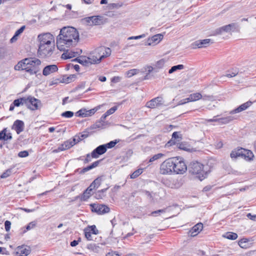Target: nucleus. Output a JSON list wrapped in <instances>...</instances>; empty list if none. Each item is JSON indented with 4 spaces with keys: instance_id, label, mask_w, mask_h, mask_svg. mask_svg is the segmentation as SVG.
<instances>
[{
    "instance_id": "9b49d317",
    "label": "nucleus",
    "mask_w": 256,
    "mask_h": 256,
    "mask_svg": "<svg viewBox=\"0 0 256 256\" xmlns=\"http://www.w3.org/2000/svg\"><path fill=\"white\" fill-rule=\"evenodd\" d=\"M238 26L236 23H232L228 25L222 26L216 30L214 32L216 34H222L223 32H228L231 30H238Z\"/></svg>"
},
{
    "instance_id": "4d7b16f0",
    "label": "nucleus",
    "mask_w": 256,
    "mask_h": 256,
    "mask_svg": "<svg viewBox=\"0 0 256 256\" xmlns=\"http://www.w3.org/2000/svg\"><path fill=\"white\" fill-rule=\"evenodd\" d=\"M144 70L143 72H146V74H150V73L153 70L154 68L152 66H146L144 68Z\"/></svg>"
},
{
    "instance_id": "f704fd0d",
    "label": "nucleus",
    "mask_w": 256,
    "mask_h": 256,
    "mask_svg": "<svg viewBox=\"0 0 256 256\" xmlns=\"http://www.w3.org/2000/svg\"><path fill=\"white\" fill-rule=\"evenodd\" d=\"M234 120V118L232 116H228L226 117L222 118H218V122L222 124H226Z\"/></svg>"
},
{
    "instance_id": "a18cd8bd",
    "label": "nucleus",
    "mask_w": 256,
    "mask_h": 256,
    "mask_svg": "<svg viewBox=\"0 0 256 256\" xmlns=\"http://www.w3.org/2000/svg\"><path fill=\"white\" fill-rule=\"evenodd\" d=\"M65 148L66 150L70 148L74 145V142L71 141V140L66 141L64 142Z\"/></svg>"
},
{
    "instance_id": "58836bf2",
    "label": "nucleus",
    "mask_w": 256,
    "mask_h": 256,
    "mask_svg": "<svg viewBox=\"0 0 256 256\" xmlns=\"http://www.w3.org/2000/svg\"><path fill=\"white\" fill-rule=\"evenodd\" d=\"M142 172V169L140 168L135 170L130 175V178H136Z\"/></svg>"
},
{
    "instance_id": "4be33fe9",
    "label": "nucleus",
    "mask_w": 256,
    "mask_h": 256,
    "mask_svg": "<svg viewBox=\"0 0 256 256\" xmlns=\"http://www.w3.org/2000/svg\"><path fill=\"white\" fill-rule=\"evenodd\" d=\"M203 228V224L202 223L200 222L194 225L189 231V234L191 236H196Z\"/></svg>"
},
{
    "instance_id": "603ef678",
    "label": "nucleus",
    "mask_w": 256,
    "mask_h": 256,
    "mask_svg": "<svg viewBox=\"0 0 256 256\" xmlns=\"http://www.w3.org/2000/svg\"><path fill=\"white\" fill-rule=\"evenodd\" d=\"M104 124L101 121L99 120L96 122L94 124L92 128H103Z\"/></svg>"
},
{
    "instance_id": "2f4dec72",
    "label": "nucleus",
    "mask_w": 256,
    "mask_h": 256,
    "mask_svg": "<svg viewBox=\"0 0 256 256\" xmlns=\"http://www.w3.org/2000/svg\"><path fill=\"white\" fill-rule=\"evenodd\" d=\"M92 26L100 25L102 23V16H92Z\"/></svg>"
},
{
    "instance_id": "052dcab7",
    "label": "nucleus",
    "mask_w": 256,
    "mask_h": 256,
    "mask_svg": "<svg viewBox=\"0 0 256 256\" xmlns=\"http://www.w3.org/2000/svg\"><path fill=\"white\" fill-rule=\"evenodd\" d=\"M80 140H82V138H80V136H75L72 140H71L72 142H74V144H76L78 142H80Z\"/></svg>"
},
{
    "instance_id": "774afa93",
    "label": "nucleus",
    "mask_w": 256,
    "mask_h": 256,
    "mask_svg": "<svg viewBox=\"0 0 256 256\" xmlns=\"http://www.w3.org/2000/svg\"><path fill=\"white\" fill-rule=\"evenodd\" d=\"M91 157H92V156L90 155V154H87L86 155V158L84 159V164H87V163L89 162H90L92 160Z\"/></svg>"
},
{
    "instance_id": "de8ad7c7",
    "label": "nucleus",
    "mask_w": 256,
    "mask_h": 256,
    "mask_svg": "<svg viewBox=\"0 0 256 256\" xmlns=\"http://www.w3.org/2000/svg\"><path fill=\"white\" fill-rule=\"evenodd\" d=\"M12 173V169H8L4 172L0 176L2 178H5L8 177Z\"/></svg>"
},
{
    "instance_id": "9d476101",
    "label": "nucleus",
    "mask_w": 256,
    "mask_h": 256,
    "mask_svg": "<svg viewBox=\"0 0 256 256\" xmlns=\"http://www.w3.org/2000/svg\"><path fill=\"white\" fill-rule=\"evenodd\" d=\"M92 212H95L98 214H104L108 213L110 211V208L105 204H90Z\"/></svg>"
},
{
    "instance_id": "2eb2a0df",
    "label": "nucleus",
    "mask_w": 256,
    "mask_h": 256,
    "mask_svg": "<svg viewBox=\"0 0 256 256\" xmlns=\"http://www.w3.org/2000/svg\"><path fill=\"white\" fill-rule=\"evenodd\" d=\"M106 152V147L104 144L100 145L96 147L91 153L92 158H98L100 155L104 154Z\"/></svg>"
},
{
    "instance_id": "0e129e2a",
    "label": "nucleus",
    "mask_w": 256,
    "mask_h": 256,
    "mask_svg": "<svg viewBox=\"0 0 256 256\" xmlns=\"http://www.w3.org/2000/svg\"><path fill=\"white\" fill-rule=\"evenodd\" d=\"M100 192H101L98 191L95 193L94 196L96 199H102L105 196L104 194H102Z\"/></svg>"
},
{
    "instance_id": "39448f33",
    "label": "nucleus",
    "mask_w": 256,
    "mask_h": 256,
    "mask_svg": "<svg viewBox=\"0 0 256 256\" xmlns=\"http://www.w3.org/2000/svg\"><path fill=\"white\" fill-rule=\"evenodd\" d=\"M174 158H168L162 163L160 172L162 174H169L174 172Z\"/></svg>"
},
{
    "instance_id": "72a5a7b5",
    "label": "nucleus",
    "mask_w": 256,
    "mask_h": 256,
    "mask_svg": "<svg viewBox=\"0 0 256 256\" xmlns=\"http://www.w3.org/2000/svg\"><path fill=\"white\" fill-rule=\"evenodd\" d=\"M224 237L231 240H234L237 238L238 234L232 232H227L224 236Z\"/></svg>"
},
{
    "instance_id": "f03ea898",
    "label": "nucleus",
    "mask_w": 256,
    "mask_h": 256,
    "mask_svg": "<svg viewBox=\"0 0 256 256\" xmlns=\"http://www.w3.org/2000/svg\"><path fill=\"white\" fill-rule=\"evenodd\" d=\"M41 61L36 58H25L14 66L16 70H25L30 75L36 74L40 70Z\"/></svg>"
},
{
    "instance_id": "5701e85b",
    "label": "nucleus",
    "mask_w": 256,
    "mask_h": 256,
    "mask_svg": "<svg viewBox=\"0 0 256 256\" xmlns=\"http://www.w3.org/2000/svg\"><path fill=\"white\" fill-rule=\"evenodd\" d=\"M182 139V134H180V132H173L171 140L168 142L166 144L169 146L175 144L176 142L175 141L176 140L177 142H180Z\"/></svg>"
},
{
    "instance_id": "5fc2aeb1",
    "label": "nucleus",
    "mask_w": 256,
    "mask_h": 256,
    "mask_svg": "<svg viewBox=\"0 0 256 256\" xmlns=\"http://www.w3.org/2000/svg\"><path fill=\"white\" fill-rule=\"evenodd\" d=\"M166 212V209L158 210L156 211L152 212L150 214V216H156V214H160L161 213H164Z\"/></svg>"
},
{
    "instance_id": "f257e3e1",
    "label": "nucleus",
    "mask_w": 256,
    "mask_h": 256,
    "mask_svg": "<svg viewBox=\"0 0 256 256\" xmlns=\"http://www.w3.org/2000/svg\"><path fill=\"white\" fill-rule=\"evenodd\" d=\"M79 40V33L74 27L62 28L59 34L56 36L57 48L60 51H66V49L76 46Z\"/></svg>"
},
{
    "instance_id": "6e6552de",
    "label": "nucleus",
    "mask_w": 256,
    "mask_h": 256,
    "mask_svg": "<svg viewBox=\"0 0 256 256\" xmlns=\"http://www.w3.org/2000/svg\"><path fill=\"white\" fill-rule=\"evenodd\" d=\"M26 107L32 110L38 109L41 106V102L40 100L34 98L32 96L26 97Z\"/></svg>"
},
{
    "instance_id": "cd10ccee",
    "label": "nucleus",
    "mask_w": 256,
    "mask_h": 256,
    "mask_svg": "<svg viewBox=\"0 0 256 256\" xmlns=\"http://www.w3.org/2000/svg\"><path fill=\"white\" fill-rule=\"evenodd\" d=\"M242 158H247L248 160H252L254 157L253 153L252 151L242 148Z\"/></svg>"
},
{
    "instance_id": "473e14b6",
    "label": "nucleus",
    "mask_w": 256,
    "mask_h": 256,
    "mask_svg": "<svg viewBox=\"0 0 256 256\" xmlns=\"http://www.w3.org/2000/svg\"><path fill=\"white\" fill-rule=\"evenodd\" d=\"M15 106H19L20 105L25 104H26V97L16 99L14 100L12 102Z\"/></svg>"
},
{
    "instance_id": "3c124183",
    "label": "nucleus",
    "mask_w": 256,
    "mask_h": 256,
    "mask_svg": "<svg viewBox=\"0 0 256 256\" xmlns=\"http://www.w3.org/2000/svg\"><path fill=\"white\" fill-rule=\"evenodd\" d=\"M118 109V106H114L113 107H112V108H110V109H109L106 112V114H107L108 116L109 115H110L112 114L113 113H114Z\"/></svg>"
},
{
    "instance_id": "8fccbe9b",
    "label": "nucleus",
    "mask_w": 256,
    "mask_h": 256,
    "mask_svg": "<svg viewBox=\"0 0 256 256\" xmlns=\"http://www.w3.org/2000/svg\"><path fill=\"white\" fill-rule=\"evenodd\" d=\"M66 150V149L65 148L64 144H64H60L58 148L54 150H52V152H54V153H57V152H60L63 151V150Z\"/></svg>"
},
{
    "instance_id": "13d9d810",
    "label": "nucleus",
    "mask_w": 256,
    "mask_h": 256,
    "mask_svg": "<svg viewBox=\"0 0 256 256\" xmlns=\"http://www.w3.org/2000/svg\"><path fill=\"white\" fill-rule=\"evenodd\" d=\"M89 132L87 131H84L82 133L79 134L80 138H82V140L84 138H88L89 136Z\"/></svg>"
},
{
    "instance_id": "4c0bfd02",
    "label": "nucleus",
    "mask_w": 256,
    "mask_h": 256,
    "mask_svg": "<svg viewBox=\"0 0 256 256\" xmlns=\"http://www.w3.org/2000/svg\"><path fill=\"white\" fill-rule=\"evenodd\" d=\"M119 142V140H112L110 142H109L104 144L106 147V150H107V148H114L116 144Z\"/></svg>"
},
{
    "instance_id": "393cba45",
    "label": "nucleus",
    "mask_w": 256,
    "mask_h": 256,
    "mask_svg": "<svg viewBox=\"0 0 256 256\" xmlns=\"http://www.w3.org/2000/svg\"><path fill=\"white\" fill-rule=\"evenodd\" d=\"M7 128H4L0 132V140H8L12 139V134H7Z\"/></svg>"
},
{
    "instance_id": "c85d7f7f",
    "label": "nucleus",
    "mask_w": 256,
    "mask_h": 256,
    "mask_svg": "<svg viewBox=\"0 0 256 256\" xmlns=\"http://www.w3.org/2000/svg\"><path fill=\"white\" fill-rule=\"evenodd\" d=\"M77 52L72 51L66 50L65 52L62 54V58L64 59H68L75 57L76 56Z\"/></svg>"
},
{
    "instance_id": "423d86ee",
    "label": "nucleus",
    "mask_w": 256,
    "mask_h": 256,
    "mask_svg": "<svg viewBox=\"0 0 256 256\" xmlns=\"http://www.w3.org/2000/svg\"><path fill=\"white\" fill-rule=\"evenodd\" d=\"M187 166L182 158H174V172L176 174H183L186 172Z\"/></svg>"
},
{
    "instance_id": "e433bc0d",
    "label": "nucleus",
    "mask_w": 256,
    "mask_h": 256,
    "mask_svg": "<svg viewBox=\"0 0 256 256\" xmlns=\"http://www.w3.org/2000/svg\"><path fill=\"white\" fill-rule=\"evenodd\" d=\"M184 68V66L183 64H178L176 66H172L168 70L169 74H172L174 72L178 70H182Z\"/></svg>"
},
{
    "instance_id": "0eeeda50",
    "label": "nucleus",
    "mask_w": 256,
    "mask_h": 256,
    "mask_svg": "<svg viewBox=\"0 0 256 256\" xmlns=\"http://www.w3.org/2000/svg\"><path fill=\"white\" fill-rule=\"evenodd\" d=\"M38 38L40 42L38 46H42L46 44H50L54 42L53 35L49 32L39 34Z\"/></svg>"
},
{
    "instance_id": "a878e982",
    "label": "nucleus",
    "mask_w": 256,
    "mask_h": 256,
    "mask_svg": "<svg viewBox=\"0 0 256 256\" xmlns=\"http://www.w3.org/2000/svg\"><path fill=\"white\" fill-rule=\"evenodd\" d=\"M202 98V95L199 92H196L190 94L188 98L185 99V100H186L187 102H194Z\"/></svg>"
},
{
    "instance_id": "79ce46f5",
    "label": "nucleus",
    "mask_w": 256,
    "mask_h": 256,
    "mask_svg": "<svg viewBox=\"0 0 256 256\" xmlns=\"http://www.w3.org/2000/svg\"><path fill=\"white\" fill-rule=\"evenodd\" d=\"M164 156V154H162V153H159V154H154L152 158H150V159L149 160V162H153L154 160H156L158 159L162 158Z\"/></svg>"
},
{
    "instance_id": "aec40b11",
    "label": "nucleus",
    "mask_w": 256,
    "mask_h": 256,
    "mask_svg": "<svg viewBox=\"0 0 256 256\" xmlns=\"http://www.w3.org/2000/svg\"><path fill=\"white\" fill-rule=\"evenodd\" d=\"M74 60L86 66H88L90 64H94L93 62H92V60L90 56L88 57L83 56L78 58H75Z\"/></svg>"
},
{
    "instance_id": "c756f323",
    "label": "nucleus",
    "mask_w": 256,
    "mask_h": 256,
    "mask_svg": "<svg viewBox=\"0 0 256 256\" xmlns=\"http://www.w3.org/2000/svg\"><path fill=\"white\" fill-rule=\"evenodd\" d=\"M242 148H238L237 150H232L230 154V156L232 158H236L238 157H242Z\"/></svg>"
},
{
    "instance_id": "f3484780",
    "label": "nucleus",
    "mask_w": 256,
    "mask_h": 256,
    "mask_svg": "<svg viewBox=\"0 0 256 256\" xmlns=\"http://www.w3.org/2000/svg\"><path fill=\"white\" fill-rule=\"evenodd\" d=\"M30 248L28 246H20L17 248L16 254L19 256H27L30 254Z\"/></svg>"
},
{
    "instance_id": "f8f14e48",
    "label": "nucleus",
    "mask_w": 256,
    "mask_h": 256,
    "mask_svg": "<svg viewBox=\"0 0 256 256\" xmlns=\"http://www.w3.org/2000/svg\"><path fill=\"white\" fill-rule=\"evenodd\" d=\"M164 104L163 98L161 96H158L152 99L146 103V106L150 108H154Z\"/></svg>"
},
{
    "instance_id": "4468645a",
    "label": "nucleus",
    "mask_w": 256,
    "mask_h": 256,
    "mask_svg": "<svg viewBox=\"0 0 256 256\" xmlns=\"http://www.w3.org/2000/svg\"><path fill=\"white\" fill-rule=\"evenodd\" d=\"M210 42V39L196 40L191 44V47L193 49L206 48L209 46Z\"/></svg>"
},
{
    "instance_id": "ea45409f",
    "label": "nucleus",
    "mask_w": 256,
    "mask_h": 256,
    "mask_svg": "<svg viewBox=\"0 0 256 256\" xmlns=\"http://www.w3.org/2000/svg\"><path fill=\"white\" fill-rule=\"evenodd\" d=\"M36 226V222H30L26 227L25 230H24L23 233H25L28 230H30L31 229L34 228Z\"/></svg>"
},
{
    "instance_id": "c9c22d12",
    "label": "nucleus",
    "mask_w": 256,
    "mask_h": 256,
    "mask_svg": "<svg viewBox=\"0 0 256 256\" xmlns=\"http://www.w3.org/2000/svg\"><path fill=\"white\" fill-rule=\"evenodd\" d=\"M102 180V176H98L92 182V184L94 186V188L96 189L98 188L101 184Z\"/></svg>"
},
{
    "instance_id": "338daca9",
    "label": "nucleus",
    "mask_w": 256,
    "mask_h": 256,
    "mask_svg": "<svg viewBox=\"0 0 256 256\" xmlns=\"http://www.w3.org/2000/svg\"><path fill=\"white\" fill-rule=\"evenodd\" d=\"M178 144V148L182 150H188V148L186 147V144L181 142V143Z\"/></svg>"
},
{
    "instance_id": "69168bd1",
    "label": "nucleus",
    "mask_w": 256,
    "mask_h": 256,
    "mask_svg": "<svg viewBox=\"0 0 256 256\" xmlns=\"http://www.w3.org/2000/svg\"><path fill=\"white\" fill-rule=\"evenodd\" d=\"M202 98L204 100H212L214 99V97L212 96L204 94V95L202 96Z\"/></svg>"
},
{
    "instance_id": "ddd939ff",
    "label": "nucleus",
    "mask_w": 256,
    "mask_h": 256,
    "mask_svg": "<svg viewBox=\"0 0 256 256\" xmlns=\"http://www.w3.org/2000/svg\"><path fill=\"white\" fill-rule=\"evenodd\" d=\"M99 108L100 106H97L88 110L85 108H82L76 113V116L82 118L90 116L93 115Z\"/></svg>"
},
{
    "instance_id": "c03bdc74",
    "label": "nucleus",
    "mask_w": 256,
    "mask_h": 256,
    "mask_svg": "<svg viewBox=\"0 0 256 256\" xmlns=\"http://www.w3.org/2000/svg\"><path fill=\"white\" fill-rule=\"evenodd\" d=\"M86 228H88L90 232L93 234H97L98 233V230L96 229V226L95 225H92L90 226H88Z\"/></svg>"
},
{
    "instance_id": "20e7f679",
    "label": "nucleus",
    "mask_w": 256,
    "mask_h": 256,
    "mask_svg": "<svg viewBox=\"0 0 256 256\" xmlns=\"http://www.w3.org/2000/svg\"><path fill=\"white\" fill-rule=\"evenodd\" d=\"M188 170L190 174L196 175L200 180L204 179L207 174L204 170V165L198 161L192 162L188 165Z\"/></svg>"
},
{
    "instance_id": "6e6d98bb",
    "label": "nucleus",
    "mask_w": 256,
    "mask_h": 256,
    "mask_svg": "<svg viewBox=\"0 0 256 256\" xmlns=\"http://www.w3.org/2000/svg\"><path fill=\"white\" fill-rule=\"evenodd\" d=\"M28 156V152L26 150L21 151L18 154V156L20 158H26Z\"/></svg>"
},
{
    "instance_id": "bb28decb",
    "label": "nucleus",
    "mask_w": 256,
    "mask_h": 256,
    "mask_svg": "<svg viewBox=\"0 0 256 256\" xmlns=\"http://www.w3.org/2000/svg\"><path fill=\"white\" fill-rule=\"evenodd\" d=\"M76 78V76L74 74H71L69 76H64L62 78V79L59 81L60 82L68 84L74 81Z\"/></svg>"
},
{
    "instance_id": "e2e57ef3",
    "label": "nucleus",
    "mask_w": 256,
    "mask_h": 256,
    "mask_svg": "<svg viewBox=\"0 0 256 256\" xmlns=\"http://www.w3.org/2000/svg\"><path fill=\"white\" fill-rule=\"evenodd\" d=\"M25 29V26H23L20 27L19 29H18L15 32V34L17 36H19L24 30Z\"/></svg>"
},
{
    "instance_id": "49530a36",
    "label": "nucleus",
    "mask_w": 256,
    "mask_h": 256,
    "mask_svg": "<svg viewBox=\"0 0 256 256\" xmlns=\"http://www.w3.org/2000/svg\"><path fill=\"white\" fill-rule=\"evenodd\" d=\"M74 116V112L71 111H66L61 114V116L66 118H70Z\"/></svg>"
},
{
    "instance_id": "864d4df0",
    "label": "nucleus",
    "mask_w": 256,
    "mask_h": 256,
    "mask_svg": "<svg viewBox=\"0 0 256 256\" xmlns=\"http://www.w3.org/2000/svg\"><path fill=\"white\" fill-rule=\"evenodd\" d=\"M247 242L248 240L246 239H242L238 242V245L242 248H245L246 247Z\"/></svg>"
},
{
    "instance_id": "412c9836",
    "label": "nucleus",
    "mask_w": 256,
    "mask_h": 256,
    "mask_svg": "<svg viewBox=\"0 0 256 256\" xmlns=\"http://www.w3.org/2000/svg\"><path fill=\"white\" fill-rule=\"evenodd\" d=\"M252 104V102H251L250 101L241 104L240 106H239L237 108L230 111V114H234L240 112L247 109L248 107H250L251 106Z\"/></svg>"
},
{
    "instance_id": "7ed1b4c3",
    "label": "nucleus",
    "mask_w": 256,
    "mask_h": 256,
    "mask_svg": "<svg viewBox=\"0 0 256 256\" xmlns=\"http://www.w3.org/2000/svg\"><path fill=\"white\" fill-rule=\"evenodd\" d=\"M111 52L110 48L108 47L101 46L97 48L90 56L92 62L94 64H99L102 59L110 56Z\"/></svg>"
},
{
    "instance_id": "09e8293b",
    "label": "nucleus",
    "mask_w": 256,
    "mask_h": 256,
    "mask_svg": "<svg viewBox=\"0 0 256 256\" xmlns=\"http://www.w3.org/2000/svg\"><path fill=\"white\" fill-rule=\"evenodd\" d=\"M84 232L85 237L88 240H92V235H91V234H92L91 232H90V230H89L88 228H85L84 230Z\"/></svg>"
},
{
    "instance_id": "a19ab883",
    "label": "nucleus",
    "mask_w": 256,
    "mask_h": 256,
    "mask_svg": "<svg viewBox=\"0 0 256 256\" xmlns=\"http://www.w3.org/2000/svg\"><path fill=\"white\" fill-rule=\"evenodd\" d=\"M139 71L140 70L138 69H132V70H129L128 72H126V74L128 78H130V77L138 74Z\"/></svg>"
},
{
    "instance_id": "bf43d9fd",
    "label": "nucleus",
    "mask_w": 256,
    "mask_h": 256,
    "mask_svg": "<svg viewBox=\"0 0 256 256\" xmlns=\"http://www.w3.org/2000/svg\"><path fill=\"white\" fill-rule=\"evenodd\" d=\"M11 226V222L9 220H6L4 222L5 230L6 232H8L10 230Z\"/></svg>"
},
{
    "instance_id": "7c9ffc66",
    "label": "nucleus",
    "mask_w": 256,
    "mask_h": 256,
    "mask_svg": "<svg viewBox=\"0 0 256 256\" xmlns=\"http://www.w3.org/2000/svg\"><path fill=\"white\" fill-rule=\"evenodd\" d=\"M93 192L86 188L80 196V200L82 201L86 200L92 194Z\"/></svg>"
},
{
    "instance_id": "37998d69",
    "label": "nucleus",
    "mask_w": 256,
    "mask_h": 256,
    "mask_svg": "<svg viewBox=\"0 0 256 256\" xmlns=\"http://www.w3.org/2000/svg\"><path fill=\"white\" fill-rule=\"evenodd\" d=\"M87 248L94 252H98L99 249V246H97L95 244H88Z\"/></svg>"
},
{
    "instance_id": "680f3d73",
    "label": "nucleus",
    "mask_w": 256,
    "mask_h": 256,
    "mask_svg": "<svg viewBox=\"0 0 256 256\" xmlns=\"http://www.w3.org/2000/svg\"><path fill=\"white\" fill-rule=\"evenodd\" d=\"M238 74V72L236 70H234V71L230 73H227L226 76L228 78H232Z\"/></svg>"
},
{
    "instance_id": "6ab92c4d",
    "label": "nucleus",
    "mask_w": 256,
    "mask_h": 256,
    "mask_svg": "<svg viewBox=\"0 0 256 256\" xmlns=\"http://www.w3.org/2000/svg\"><path fill=\"white\" fill-rule=\"evenodd\" d=\"M101 160H98L97 161H96L94 162L92 164L90 165L86 168H84L82 169L78 168L75 170V172H78L80 174H84L86 172L98 166Z\"/></svg>"
},
{
    "instance_id": "b1692460",
    "label": "nucleus",
    "mask_w": 256,
    "mask_h": 256,
    "mask_svg": "<svg viewBox=\"0 0 256 256\" xmlns=\"http://www.w3.org/2000/svg\"><path fill=\"white\" fill-rule=\"evenodd\" d=\"M164 36L162 34H156L152 36L151 38L148 39V45H151L153 43H158L160 40H162Z\"/></svg>"
},
{
    "instance_id": "1a4fd4ad",
    "label": "nucleus",
    "mask_w": 256,
    "mask_h": 256,
    "mask_svg": "<svg viewBox=\"0 0 256 256\" xmlns=\"http://www.w3.org/2000/svg\"><path fill=\"white\" fill-rule=\"evenodd\" d=\"M54 50V44H46L42 46H38V53L42 56H50L52 54Z\"/></svg>"
},
{
    "instance_id": "dca6fc26",
    "label": "nucleus",
    "mask_w": 256,
    "mask_h": 256,
    "mask_svg": "<svg viewBox=\"0 0 256 256\" xmlns=\"http://www.w3.org/2000/svg\"><path fill=\"white\" fill-rule=\"evenodd\" d=\"M24 124L23 121L17 120L14 122L12 129L16 130L17 134H20L24 130Z\"/></svg>"
},
{
    "instance_id": "a211bd4d",
    "label": "nucleus",
    "mask_w": 256,
    "mask_h": 256,
    "mask_svg": "<svg viewBox=\"0 0 256 256\" xmlns=\"http://www.w3.org/2000/svg\"><path fill=\"white\" fill-rule=\"evenodd\" d=\"M58 70V68L56 64L48 65L45 66L43 69L42 74L44 76H48Z\"/></svg>"
}]
</instances>
